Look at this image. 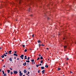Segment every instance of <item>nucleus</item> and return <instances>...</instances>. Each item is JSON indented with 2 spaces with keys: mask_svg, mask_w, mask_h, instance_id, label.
<instances>
[{
  "mask_svg": "<svg viewBox=\"0 0 76 76\" xmlns=\"http://www.w3.org/2000/svg\"><path fill=\"white\" fill-rule=\"evenodd\" d=\"M23 57H24V55L22 54L20 56V57L21 58V59H23Z\"/></svg>",
  "mask_w": 76,
  "mask_h": 76,
  "instance_id": "obj_1",
  "label": "nucleus"
},
{
  "mask_svg": "<svg viewBox=\"0 0 76 76\" xmlns=\"http://www.w3.org/2000/svg\"><path fill=\"white\" fill-rule=\"evenodd\" d=\"M14 74H17V73H18V72L16 71H14Z\"/></svg>",
  "mask_w": 76,
  "mask_h": 76,
  "instance_id": "obj_2",
  "label": "nucleus"
},
{
  "mask_svg": "<svg viewBox=\"0 0 76 76\" xmlns=\"http://www.w3.org/2000/svg\"><path fill=\"white\" fill-rule=\"evenodd\" d=\"M39 48H40V47L41 46V45H42V46H44V45H43V44H42V45L39 44Z\"/></svg>",
  "mask_w": 76,
  "mask_h": 76,
  "instance_id": "obj_3",
  "label": "nucleus"
},
{
  "mask_svg": "<svg viewBox=\"0 0 76 76\" xmlns=\"http://www.w3.org/2000/svg\"><path fill=\"white\" fill-rule=\"evenodd\" d=\"M9 60L10 61H12V58H9Z\"/></svg>",
  "mask_w": 76,
  "mask_h": 76,
  "instance_id": "obj_4",
  "label": "nucleus"
},
{
  "mask_svg": "<svg viewBox=\"0 0 76 76\" xmlns=\"http://www.w3.org/2000/svg\"><path fill=\"white\" fill-rule=\"evenodd\" d=\"M45 72V70H43V71H42V74H44V73Z\"/></svg>",
  "mask_w": 76,
  "mask_h": 76,
  "instance_id": "obj_5",
  "label": "nucleus"
},
{
  "mask_svg": "<svg viewBox=\"0 0 76 76\" xmlns=\"http://www.w3.org/2000/svg\"><path fill=\"white\" fill-rule=\"evenodd\" d=\"M26 72H27V71H26V69H25L24 70V73H26Z\"/></svg>",
  "mask_w": 76,
  "mask_h": 76,
  "instance_id": "obj_6",
  "label": "nucleus"
},
{
  "mask_svg": "<svg viewBox=\"0 0 76 76\" xmlns=\"http://www.w3.org/2000/svg\"><path fill=\"white\" fill-rule=\"evenodd\" d=\"M23 66H26V63L25 62V63H24L23 64Z\"/></svg>",
  "mask_w": 76,
  "mask_h": 76,
  "instance_id": "obj_7",
  "label": "nucleus"
},
{
  "mask_svg": "<svg viewBox=\"0 0 76 76\" xmlns=\"http://www.w3.org/2000/svg\"><path fill=\"white\" fill-rule=\"evenodd\" d=\"M11 52L12 50H10L9 51V53L10 54H11Z\"/></svg>",
  "mask_w": 76,
  "mask_h": 76,
  "instance_id": "obj_8",
  "label": "nucleus"
},
{
  "mask_svg": "<svg viewBox=\"0 0 76 76\" xmlns=\"http://www.w3.org/2000/svg\"><path fill=\"white\" fill-rule=\"evenodd\" d=\"M25 58H24V59H26V60L27 59V56H25Z\"/></svg>",
  "mask_w": 76,
  "mask_h": 76,
  "instance_id": "obj_9",
  "label": "nucleus"
},
{
  "mask_svg": "<svg viewBox=\"0 0 76 76\" xmlns=\"http://www.w3.org/2000/svg\"><path fill=\"white\" fill-rule=\"evenodd\" d=\"M41 69H44V66H42L41 67Z\"/></svg>",
  "mask_w": 76,
  "mask_h": 76,
  "instance_id": "obj_10",
  "label": "nucleus"
},
{
  "mask_svg": "<svg viewBox=\"0 0 76 76\" xmlns=\"http://www.w3.org/2000/svg\"><path fill=\"white\" fill-rule=\"evenodd\" d=\"M13 55L14 56H18V55L16 54V53H14Z\"/></svg>",
  "mask_w": 76,
  "mask_h": 76,
  "instance_id": "obj_11",
  "label": "nucleus"
},
{
  "mask_svg": "<svg viewBox=\"0 0 76 76\" xmlns=\"http://www.w3.org/2000/svg\"><path fill=\"white\" fill-rule=\"evenodd\" d=\"M7 72H8V73H10V70H7Z\"/></svg>",
  "mask_w": 76,
  "mask_h": 76,
  "instance_id": "obj_12",
  "label": "nucleus"
},
{
  "mask_svg": "<svg viewBox=\"0 0 76 76\" xmlns=\"http://www.w3.org/2000/svg\"><path fill=\"white\" fill-rule=\"evenodd\" d=\"M23 75V73H21L20 74V75L21 76H22Z\"/></svg>",
  "mask_w": 76,
  "mask_h": 76,
  "instance_id": "obj_13",
  "label": "nucleus"
},
{
  "mask_svg": "<svg viewBox=\"0 0 76 76\" xmlns=\"http://www.w3.org/2000/svg\"><path fill=\"white\" fill-rule=\"evenodd\" d=\"M5 54L6 53H4L3 55L4 56H5V57H6V56H7V55Z\"/></svg>",
  "mask_w": 76,
  "mask_h": 76,
  "instance_id": "obj_14",
  "label": "nucleus"
},
{
  "mask_svg": "<svg viewBox=\"0 0 76 76\" xmlns=\"http://www.w3.org/2000/svg\"><path fill=\"white\" fill-rule=\"evenodd\" d=\"M29 60H26V62H27V63H29Z\"/></svg>",
  "mask_w": 76,
  "mask_h": 76,
  "instance_id": "obj_15",
  "label": "nucleus"
},
{
  "mask_svg": "<svg viewBox=\"0 0 76 76\" xmlns=\"http://www.w3.org/2000/svg\"><path fill=\"white\" fill-rule=\"evenodd\" d=\"M45 67H46V68H47L48 67V66L47 65H46L45 66Z\"/></svg>",
  "mask_w": 76,
  "mask_h": 76,
  "instance_id": "obj_16",
  "label": "nucleus"
},
{
  "mask_svg": "<svg viewBox=\"0 0 76 76\" xmlns=\"http://www.w3.org/2000/svg\"><path fill=\"white\" fill-rule=\"evenodd\" d=\"M40 58L41 60H42L43 59V57H42V56H41V57Z\"/></svg>",
  "mask_w": 76,
  "mask_h": 76,
  "instance_id": "obj_17",
  "label": "nucleus"
},
{
  "mask_svg": "<svg viewBox=\"0 0 76 76\" xmlns=\"http://www.w3.org/2000/svg\"><path fill=\"white\" fill-rule=\"evenodd\" d=\"M37 42H38V43H39V42H41L40 40H38L37 41Z\"/></svg>",
  "mask_w": 76,
  "mask_h": 76,
  "instance_id": "obj_18",
  "label": "nucleus"
},
{
  "mask_svg": "<svg viewBox=\"0 0 76 76\" xmlns=\"http://www.w3.org/2000/svg\"><path fill=\"white\" fill-rule=\"evenodd\" d=\"M1 57H2V58H4V56L3 55L1 56Z\"/></svg>",
  "mask_w": 76,
  "mask_h": 76,
  "instance_id": "obj_19",
  "label": "nucleus"
},
{
  "mask_svg": "<svg viewBox=\"0 0 76 76\" xmlns=\"http://www.w3.org/2000/svg\"><path fill=\"white\" fill-rule=\"evenodd\" d=\"M31 61L32 62H34V59H31Z\"/></svg>",
  "mask_w": 76,
  "mask_h": 76,
  "instance_id": "obj_20",
  "label": "nucleus"
},
{
  "mask_svg": "<svg viewBox=\"0 0 76 76\" xmlns=\"http://www.w3.org/2000/svg\"><path fill=\"white\" fill-rule=\"evenodd\" d=\"M27 60H30V57H28V58H27Z\"/></svg>",
  "mask_w": 76,
  "mask_h": 76,
  "instance_id": "obj_21",
  "label": "nucleus"
},
{
  "mask_svg": "<svg viewBox=\"0 0 76 76\" xmlns=\"http://www.w3.org/2000/svg\"><path fill=\"white\" fill-rule=\"evenodd\" d=\"M43 62V61L42 60H41L40 61V63H42V62Z\"/></svg>",
  "mask_w": 76,
  "mask_h": 76,
  "instance_id": "obj_22",
  "label": "nucleus"
},
{
  "mask_svg": "<svg viewBox=\"0 0 76 76\" xmlns=\"http://www.w3.org/2000/svg\"><path fill=\"white\" fill-rule=\"evenodd\" d=\"M67 48V46H64V48Z\"/></svg>",
  "mask_w": 76,
  "mask_h": 76,
  "instance_id": "obj_23",
  "label": "nucleus"
},
{
  "mask_svg": "<svg viewBox=\"0 0 76 76\" xmlns=\"http://www.w3.org/2000/svg\"><path fill=\"white\" fill-rule=\"evenodd\" d=\"M28 51V50H26V49H25L24 50L25 52H26V51Z\"/></svg>",
  "mask_w": 76,
  "mask_h": 76,
  "instance_id": "obj_24",
  "label": "nucleus"
},
{
  "mask_svg": "<svg viewBox=\"0 0 76 76\" xmlns=\"http://www.w3.org/2000/svg\"><path fill=\"white\" fill-rule=\"evenodd\" d=\"M4 76H6V73H5L4 74Z\"/></svg>",
  "mask_w": 76,
  "mask_h": 76,
  "instance_id": "obj_25",
  "label": "nucleus"
},
{
  "mask_svg": "<svg viewBox=\"0 0 76 76\" xmlns=\"http://www.w3.org/2000/svg\"><path fill=\"white\" fill-rule=\"evenodd\" d=\"M38 73H40V71L39 70H38Z\"/></svg>",
  "mask_w": 76,
  "mask_h": 76,
  "instance_id": "obj_26",
  "label": "nucleus"
},
{
  "mask_svg": "<svg viewBox=\"0 0 76 76\" xmlns=\"http://www.w3.org/2000/svg\"><path fill=\"white\" fill-rule=\"evenodd\" d=\"M39 58H39V57H38L37 60H39Z\"/></svg>",
  "mask_w": 76,
  "mask_h": 76,
  "instance_id": "obj_27",
  "label": "nucleus"
},
{
  "mask_svg": "<svg viewBox=\"0 0 76 76\" xmlns=\"http://www.w3.org/2000/svg\"><path fill=\"white\" fill-rule=\"evenodd\" d=\"M58 70H61V69L60 68H58Z\"/></svg>",
  "mask_w": 76,
  "mask_h": 76,
  "instance_id": "obj_28",
  "label": "nucleus"
},
{
  "mask_svg": "<svg viewBox=\"0 0 76 76\" xmlns=\"http://www.w3.org/2000/svg\"><path fill=\"white\" fill-rule=\"evenodd\" d=\"M3 74H4V70H2Z\"/></svg>",
  "mask_w": 76,
  "mask_h": 76,
  "instance_id": "obj_29",
  "label": "nucleus"
},
{
  "mask_svg": "<svg viewBox=\"0 0 76 76\" xmlns=\"http://www.w3.org/2000/svg\"><path fill=\"white\" fill-rule=\"evenodd\" d=\"M30 16H31V17L33 16V15L32 14H31L30 15Z\"/></svg>",
  "mask_w": 76,
  "mask_h": 76,
  "instance_id": "obj_30",
  "label": "nucleus"
},
{
  "mask_svg": "<svg viewBox=\"0 0 76 76\" xmlns=\"http://www.w3.org/2000/svg\"><path fill=\"white\" fill-rule=\"evenodd\" d=\"M23 47H25V45H23Z\"/></svg>",
  "mask_w": 76,
  "mask_h": 76,
  "instance_id": "obj_31",
  "label": "nucleus"
},
{
  "mask_svg": "<svg viewBox=\"0 0 76 76\" xmlns=\"http://www.w3.org/2000/svg\"><path fill=\"white\" fill-rule=\"evenodd\" d=\"M39 57H41V55H40V54H39Z\"/></svg>",
  "mask_w": 76,
  "mask_h": 76,
  "instance_id": "obj_32",
  "label": "nucleus"
},
{
  "mask_svg": "<svg viewBox=\"0 0 76 76\" xmlns=\"http://www.w3.org/2000/svg\"><path fill=\"white\" fill-rule=\"evenodd\" d=\"M11 75H12V74H13V72H11Z\"/></svg>",
  "mask_w": 76,
  "mask_h": 76,
  "instance_id": "obj_33",
  "label": "nucleus"
},
{
  "mask_svg": "<svg viewBox=\"0 0 76 76\" xmlns=\"http://www.w3.org/2000/svg\"><path fill=\"white\" fill-rule=\"evenodd\" d=\"M32 37H34V35L33 34V35H32Z\"/></svg>",
  "mask_w": 76,
  "mask_h": 76,
  "instance_id": "obj_34",
  "label": "nucleus"
},
{
  "mask_svg": "<svg viewBox=\"0 0 76 76\" xmlns=\"http://www.w3.org/2000/svg\"><path fill=\"white\" fill-rule=\"evenodd\" d=\"M10 69L11 70H12V68H10Z\"/></svg>",
  "mask_w": 76,
  "mask_h": 76,
  "instance_id": "obj_35",
  "label": "nucleus"
},
{
  "mask_svg": "<svg viewBox=\"0 0 76 76\" xmlns=\"http://www.w3.org/2000/svg\"><path fill=\"white\" fill-rule=\"evenodd\" d=\"M36 66L37 67H38V65H36Z\"/></svg>",
  "mask_w": 76,
  "mask_h": 76,
  "instance_id": "obj_36",
  "label": "nucleus"
},
{
  "mask_svg": "<svg viewBox=\"0 0 76 76\" xmlns=\"http://www.w3.org/2000/svg\"><path fill=\"white\" fill-rule=\"evenodd\" d=\"M28 75H29V72H28Z\"/></svg>",
  "mask_w": 76,
  "mask_h": 76,
  "instance_id": "obj_37",
  "label": "nucleus"
},
{
  "mask_svg": "<svg viewBox=\"0 0 76 76\" xmlns=\"http://www.w3.org/2000/svg\"><path fill=\"white\" fill-rule=\"evenodd\" d=\"M19 0V3H21V2H20V0Z\"/></svg>",
  "mask_w": 76,
  "mask_h": 76,
  "instance_id": "obj_38",
  "label": "nucleus"
},
{
  "mask_svg": "<svg viewBox=\"0 0 76 76\" xmlns=\"http://www.w3.org/2000/svg\"><path fill=\"white\" fill-rule=\"evenodd\" d=\"M19 60V59L18 58H17V60Z\"/></svg>",
  "mask_w": 76,
  "mask_h": 76,
  "instance_id": "obj_39",
  "label": "nucleus"
},
{
  "mask_svg": "<svg viewBox=\"0 0 76 76\" xmlns=\"http://www.w3.org/2000/svg\"><path fill=\"white\" fill-rule=\"evenodd\" d=\"M70 73H72V71H70Z\"/></svg>",
  "mask_w": 76,
  "mask_h": 76,
  "instance_id": "obj_40",
  "label": "nucleus"
},
{
  "mask_svg": "<svg viewBox=\"0 0 76 76\" xmlns=\"http://www.w3.org/2000/svg\"><path fill=\"white\" fill-rule=\"evenodd\" d=\"M50 19V18L49 17H48V19Z\"/></svg>",
  "mask_w": 76,
  "mask_h": 76,
  "instance_id": "obj_41",
  "label": "nucleus"
},
{
  "mask_svg": "<svg viewBox=\"0 0 76 76\" xmlns=\"http://www.w3.org/2000/svg\"><path fill=\"white\" fill-rule=\"evenodd\" d=\"M21 73V71H20V72H19V73H20V74Z\"/></svg>",
  "mask_w": 76,
  "mask_h": 76,
  "instance_id": "obj_42",
  "label": "nucleus"
},
{
  "mask_svg": "<svg viewBox=\"0 0 76 76\" xmlns=\"http://www.w3.org/2000/svg\"><path fill=\"white\" fill-rule=\"evenodd\" d=\"M16 52H17L16 51L14 52L15 53H16Z\"/></svg>",
  "mask_w": 76,
  "mask_h": 76,
  "instance_id": "obj_43",
  "label": "nucleus"
},
{
  "mask_svg": "<svg viewBox=\"0 0 76 76\" xmlns=\"http://www.w3.org/2000/svg\"><path fill=\"white\" fill-rule=\"evenodd\" d=\"M39 66H41V64H40L39 65Z\"/></svg>",
  "mask_w": 76,
  "mask_h": 76,
  "instance_id": "obj_44",
  "label": "nucleus"
},
{
  "mask_svg": "<svg viewBox=\"0 0 76 76\" xmlns=\"http://www.w3.org/2000/svg\"><path fill=\"white\" fill-rule=\"evenodd\" d=\"M28 10V12H29V11H30V9H29Z\"/></svg>",
  "mask_w": 76,
  "mask_h": 76,
  "instance_id": "obj_45",
  "label": "nucleus"
},
{
  "mask_svg": "<svg viewBox=\"0 0 76 76\" xmlns=\"http://www.w3.org/2000/svg\"><path fill=\"white\" fill-rule=\"evenodd\" d=\"M3 67H5V65H4Z\"/></svg>",
  "mask_w": 76,
  "mask_h": 76,
  "instance_id": "obj_46",
  "label": "nucleus"
},
{
  "mask_svg": "<svg viewBox=\"0 0 76 76\" xmlns=\"http://www.w3.org/2000/svg\"><path fill=\"white\" fill-rule=\"evenodd\" d=\"M2 61H4V60H3V59H2Z\"/></svg>",
  "mask_w": 76,
  "mask_h": 76,
  "instance_id": "obj_47",
  "label": "nucleus"
},
{
  "mask_svg": "<svg viewBox=\"0 0 76 76\" xmlns=\"http://www.w3.org/2000/svg\"><path fill=\"white\" fill-rule=\"evenodd\" d=\"M30 69V68H28V70H29V69Z\"/></svg>",
  "mask_w": 76,
  "mask_h": 76,
  "instance_id": "obj_48",
  "label": "nucleus"
},
{
  "mask_svg": "<svg viewBox=\"0 0 76 76\" xmlns=\"http://www.w3.org/2000/svg\"><path fill=\"white\" fill-rule=\"evenodd\" d=\"M48 49H49L48 48H46V49H47V50H48Z\"/></svg>",
  "mask_w": 76,
  "mask_h": 76,
  "instance_id": "obj_49",
  "label": "nucleus"
},
{
  "mask_svg": "<svg viewBox=\"0 0 76 76\" xmlns=\"http://www.w3.org/2000/svg\"><path fill=\"white\" fill-rule=\"evenodd\" d=\"M26 74L27 75H28V73H26Z\"/></svg>",
  "mask_w": 76,
  "mask_h": 76,
  "instance_id": "obj_50",
  "label": "nucleus"
},
{
  "mask_svg": "<svg viewBox=\"0 0 76 76\" xmlns=\"http://www.w3.org/2000/svg\"><path fill=\"white\" fill-rule=\"evenodd\" d=\"M1 69H0V72H1Z\"/></svg>",
  "mask_w": 76,
  "mask_h": 76,
  "instance_id": "obj_51",
  "label": "nucleus"
},
{
  "mask_svg": "<svg viewBox=\"0 0 76 76\" xmlns=\"http://www.w3.org/2000/svg\"><path fill=\"white\" fill-rule=\"evenodd\" d=\"M5 54H7V52Z\"/></svg>",
  "mask_w": 76,
  "mask_h": 76,
  "instance_id": "obj_52",
  "label": "nucleus"
},
{
  "mask_svg": "<svg viewBox=\"0 0 76 76\" xmlns=\"http://www.w3.org/2000/svg\"><path fill=\"white\" fill-rule=\"evenodd\" d=\"M14 58H15V59H16V57H14Z\"/></svg>",
  "mask_w": 76,
  "mask_h": 76,
  "instance_id": "obj_53",
  "label": "nucleus"
},
{
  "mask_svg": "<svg viewBox=\"0 0 76 76\" xmlns=\"http://www.w3.org/2000/svg\"><path fill=\"white\" fill-rule=\"evenodd\" d=\"M66 60H69V58H67L66 59Z\"/></svg>",
  "mask_w": 76,
  "mask_h": 76,
  "instance_id": "obj_54",
  "label": "nucleus"
},
{
  "mask_svg": "<svg viewBox=\"0 0 76 76\" xmlns=\"http://www.w3.org/2000/svg\"><path fill=\"white\" fill-rule=\"evenodd\" d=\"M38 66H39V64H38Z\"/></svg>",
  "mask_w": 76,
  "mask_h": 76,
  "instance_id": "obj_55",
  "label": "nucleus"
},
{
  "mask_svg": "<svg viewBox=\"0 0 76 76\" xmlns=\"http://www.w3.org/2000/svg\"><path fill=\"white\" fill-rule=\"evenodd\" d=\"M0 49L1 50V48H0Z\"/></svg>",
  "mask_w": 76,
  "mask_h": 76,
  "instance_id": "obj_56",
  "label": "nucleus"
},
{
  "mask_svg": "<svg viewBox=\"0 0 76 76\" xmlns=\"http://www.w3.org/2000/svg\"><path fill=\"white\" fill-rule=\"evenodd\" d=\"M59 35H60V34H59Z\"/></svg>",
  "mask_w": 76,
  "mask_h": 76,
  "instance_id": "obj_57",
  "label": "nucleus"
},
{
  "mask_svg": "<svg viewBox=\"0 0 76 76\" xmlns=\"http://www.w3.org/2000/svg\"><path fill=\"white\" fill-rule=\"evenodd\" d=\"M23 76H25V75H23Z\"/></svg>",
  "mask_w": 76,
  "mask_h": 76,
  "instance_id": "obj_58",
  "label": "nucleus"
},
{
  "mask_svg": "<svg viewBox=\"0 0 76 76\" xmlns=\"http://www.w3.org/2000/svg\"><path fill=\"white\" fill-rule=\"evenodd\" d=\"M33 62H32V64H33Z\"/></svg>",
  "mask_w": 76,
  "mask_h": 76,
  "instance_id": "obj_59",
  "label": "nucleus"
},
{
  "mask_svg": "<svg viewBox=\"0 0 76 76\" xmlns=\"http://www.w3.org/2000/svg\"><path fill=\"white\" fill-rule=\"evenodd\" d=\"M21 61V62H23V61Z\"/></svg>",
  "mask_w": 76,
  "mask_h": 76,
  "instance_id": "obj_60",
  "label": "nucleus"
},
{
  "mask_svg": "<svg viewBox=\"0 0 76 76\" xmlns=\"http://www.w3.org/2000/svg\"><path fill=\"white\" fill-rule=\"evenodd\" d=\"M63 39H65L64 38Z\"/></svg>",
  "mask_w": 76,
  "mask_h": 76,
  "instance_id": "obj_61",
  "label": "nucleus"
},
{
  "mask_svg": "<svg viewBox=\"0 0 76 76\" xmlns=\"http://www.w3.org/2000/svg\"><path fill=\"white\" fill-rule=\"evenodd\" d=\"M63 76H64V75H63Z\"/></svg>",
  "mask_w": 76,
  "mask_h": 76,
  "instance_id": "obj_62",
  "label": "nucleus"
},
{
  "mask_svg": "<svg viewBox=\"0 0 76 76\" xmlns=\"http://www.w3.org/2000/svg\"><path fill=\"white\" fill-rule=\"evenodd\" d=\"M34 64H35V62L34 63Z\"/></svg>",
  "mask_w": 76,
  "mask_h": 76,
  "instance_id": "obj_63",
  "label": "nucleus"
},
{
  "mask_svg": "<svg viewBox=\"0 0 76 76\" xmlns=\"http://www.w3.org/2000/svg\"><path fill=\"white\" fill-rule=\"evenodd\" d=\"M28 76H29V75H28Z\"/></svg>",
  "mask_w": 76,
  "mask_h": 76,
  "instance_id": "obj_64",
  "label": "nucleus"
}]
</instances>
